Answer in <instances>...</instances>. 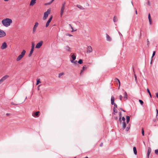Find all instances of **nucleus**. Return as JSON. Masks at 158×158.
I'll return each mask as SVG.
<instances>
[{
	"label": "nucleus",
	"instance_id": "0e129e2a",
	"mask_svg": "<svg viewBox=\"0 0 158 158\" xmlns=\"http://www.w3.org/2000/svg\"><path fill=\"white\" fill-rule=\"evenodd\" d=\"M5 1L7 2L9 0H4Z\"/></svg>",
	"mask_w": 158,
	"mask_h": 158
},
{
	"label": "nucleus",
	"instance_id": "aec40b11",
	"mask_svg": "<svg viewBox=\"0 0 158 158\" xmlns=\"http://www.w3.org/2000/svg\"><path fill=\"white\" fill-rule=\"evenodd\" d=\"M33 51L34 49H31L30 53L28 55L29 57H30L31 56L32 54Z\"/></svg>",
	"mask_w": 158,
	"mask_h": 158
},
{
	"label": "nucleus",
	"instance_id": "c85d7f7f",
	"mask_svg": "<svg viewBox=\"0 0 158 158\" xmlns=\"http://www.w3.org/2000/svg\"><path fill=\"white\" fill-rule=\"evenodd\" d=\"M78 63L79 64H81L83 63V61L81 59L79 60V61L78 62Z\"/></svg>",
	"mask_w": 158,
	"mask_h": 158
},
{
	"label": "nucleus",
	"instance_id": "dca6fc26",
	"mask_svg": "<svg viewBox=\"0 0 158 158\" xmlns=\"http://www.w3.org/2000/svg\"><path fill=\"white\" fill-rule=\"evenodd\" d=\"M106 38L107 40L109 41H110L111 40V38L110 36L107 34H106Z\"/></svg>",
	"mask_w": 158,
	"mask_h": 158
},
{
	"label": "nucleus",
	"instance_id": "864d4df0",
	"mask_svg": "<svg viewBox=\"0 0 158 158\" xmlns=\"http://www.w3.org/2000/svg\"><path fill=\"white\" fill-rule=\"evenodd\" d=\"M118 32L119 34L120 35V36H122L123 35H122V34L120 32H119V31Z\"/></svg>",
	"mask_w": 158,
	"mask_h": 158
},
{
	"label": "nucleus",
	"instance_id": "603ef678",
	"mask_svg": "<svg viewBox=\"0 0 158 158\" xmlns=\"http://www.w3.org/2000/svg\"><path fill=\"white\" fill-rule=\"evenodd\" d=\"M120 110H121L122 111H123V112H125V110H124L122 108H120Z\"/></svg>",
	"mask_w": 158,
	"mask_h": 158
},
{
	"label": "nucleus",
	"instance_id": "473e14b6",
	"mask_svg": "<svg viewBox=\"0 0 158 158\" xmlns=\"http://www.w3.org/2000/svg\"><path fill=\"white\" fill-rule=\"evenodd\" d=\"M113 110L114 112L116 113H117L118 111L116 109H115L114 107V108Z\"/></svg>",
	"mask_w": 158,
	"mask_h": 158
},
{
	"label": "nucleus",
	"instance_id": "4c0bfd02",
	"mask_svg": "<svg viewBox=\"0 0 158 158\" xmlns=\"http://www.w3.org/2000/svg\"><path fill=\"white\" fill-rule=\"evenodd\" d=\"M34 43H32V44L31 47V49H34Z\"/></svg>",
	"mask_w": 158,
	"mask_h": 158
},
{
	"label": "nucleus",
	"instance_id": "49530a36",
	"mask_svg": "<svg viewBox=\"0 0 158 158\" xmlns=\"http://www.w3.org/2000/svg\"><path fill=\"white\" fill-rule=\"evenodd\" d=\"M69 25L70 26V27H71V28L73 30L72 31L73 32L74 31H73V27H72V26L71 25V24H69Z\"/></svg>",
	"mask_w": 158,
	"mask_h": 158
},
{
	"label": "nucleus",
	"instance_id": "052dcab7",
	"mask_svg": "<svg viewBox=\"0 0 158 158\" xmlns=\"http://www.w3.org/2000/svg\"><path fill=\"white\" fill-rule=\"evenodd\" d=\"M152 59H151V61L150 63V64H151L152 63Z\"/></svg>",
	"mask_w": 158,
	"mask_h": 158
},
{
	"label": "nucleus",
	"instance_id": "e433bc0d",
	"mask_svg": "<svg viewBox=\"0 0 158 158\" xmlns=\"http://www.w3.org/2000/svg\"><path fill=\"white\" fill-rule=\"evenodd\" d=\"M63 74H64L63 73H59V76H58L59 77H60V76H62Z\"/></svg>",
	"mask_w": 158,
	"mask_h": 158
},
{
	"label": "nucleus",
	"instance_id": "79ce46f5",
	"mask_svg": "<svg viewBox=\"0 0 158 158\" xmlns=\"http://www.w3.org/2000/svg\"><path fill=\"white\" fill-rule=\"evenodd\" d=\"M123 98V97L121 95L119 96V99L120 100H122Z\"/></svg>",
	"mask_w": 158,
	"mask_h": 158
},
{
	"label": "nucleus",
	"instance_id": "c9c22d12",
	"mask_svg": "<svg viewBox=\"0 0 158 158\" xmlns=\"http://www.w3.org/2000/svg\"><path fill=\"white\" fill-rule=\"evenodd\" d=\"M115 81H118V83H119V86L120 85V81L119 80V79H118L117 78H115Z\"/></svg>",
	"mask_w": 158,
	"mask_h": 158
},
{
	"label": "nucleus",
	"instance_id": "0eeeda50",
	"mask_svg": "<svg viewBox=\"0 0 158 158\" xmlns=\"http://www.w3.org/2000/svg\"><path fill=\"white\" fill-rule=\"evenodd\" d=\"M6 35L5 32L2 30L0 29V38L4 37Z\"/></svg>",
	"mask_w": 158,
	"mask_h": 158
},
{
	"label": "nucleus",
	"instance_id": "a19ab883",
	"mask_svg": "<svg viewBox=\"0 0 158 158\" xmlns=\"http://www.w3.org/2000/svg\"><path fill=\"white\" fill-rule=\"evenodd\" d=\"M130 129V127H128V126L126 128V130L127 131H128Z\"/></svg>",
	"mask_w": 158,
	"mask_h": 158
},
{
	"label": "nucleus",
	"instance_id": "4468645a",
	"mask_svg": "<svg viewBox=\"0 0 158 158\" xmlns=\"http://www.w3.org/2000/svg\"><path fill=\"white\" fill-rule=\"evenodd\" d=\"M151 148H149L148 149V152H147V156H148V158H149L150 154L151 152Z\"/></svg>",
	"mask_w": 158,
	"mask_h": 158
},
{
	"label": "nucleus",
	"instance_id": "cd10ccee",
	"mask_svg": "<svg viewBox=\"0 0 158 158\" xmlns=\"http://www.w3.org/2000/svg\"><path fill=\"white\" fill-rule=\"evenodd\" d=\"M121 115H122V114H121V112H119V121L120 123L121 122Z\"/></svg>",
	"mask_w": 158,
	"mask_h": 158
},
{
	"label": "nucleus",
	"instance_id": "f8f14e48",
	"mask_svg": "<svg viewBox=\"0 0 158 158\" xmlns=\"http://www.w3.org/2000/svg\"><path fill=\"white\" fill-rule=\"evenodd\" d=\"M64 48L66 51L68 52H71V48L68 46H65Z\"/></svg>",
	"mask_w": 158,
	"mask_h": 158
},
{
	"label": "nucleus",
	"instance_id": "2eb2a0df",
	"mask_svg": "<svg viewBox=\"0 0 158 158\" xmlns=\"http://www.w3.org/2000/svg\"><path fill=\"white\" fill-rule=\"evenodd\" d=\"M114 97L113 95H112L111 96V104L112 105H114V104L115 103L114 102Z\"/></svg>",
	"mask_w": 158,
	"mask_h": 158
},
{
	"label": "nucleus",
	"instance_id": "b1692460",
	"mask_svg": "<svg viewBox=\"0 0 158 158\" xmlns=\"http://www.w3.org/2000/svg\"><path fill=\"white\" fill-rule=\"evenodd\" d=\"M124 98H126V99L127 98V95L126 92H124Z\"/></svg>",
	"mask_w": 158,
	"mask_h": 158
},
{
	"label": "nucleus",
	"instance_id": "2f4dec72",
	"mask_svg": "<svg viewBox=\"0 0 158 158\" xmlns=\"http://www.w3.org/2000/svg\"><path fill=\"white\" fill-rule=\"evenodd\" d=\"M118 20V19L117 18H115V16H114V18H113V21L114 22H116Z\"/></svg>",
	"mask_w": 158,
	"mask_h": 158
},
{
	"label": "nucleus",
	"instance_id": "e2e57ef3",
	"mask_svg": "<svg viewBox=\"0 0 158 158\" xmlns=\"http://www.w3.org/2000/svg\"><path fill=\"white\" fill-rule=\"evenodd\" d=\"M9 115V113H7V114H6V115H7V116H8V115Z\"/></svg>",
	"mask_w": 158,
	"mask_h": 158
},
{
	"label": "nucleus",
	"instance_id": "c756f323",
	"mask_svg": "<svg viewBox=\"0 0 158 158\" xmlns=\"http://www.w3.org/2000/svg\"><path fill=\"white\" fill-rule=\"evenodd\" d=\"M147 92H148V93L149 94V95H150V96L151 98L152 97V95H151V93L149 91V90L148 89V88L147 89Z\"/></svg>",
	"mask_w": 158,
	"mask_h": 158
},
{
	"label": "nucleus",
	"instance_id": "6e6d98bb",
	"mask_svg": "<svg viewBox=\"0 0 158 158\" xmlns=\"http://www.w3.org/2000/svg\"><path fill=\"white\" fill-rule=\"evenodd\" d=\"M74 60H73H73H70V61L72 63H73L74 62Z\"/></svg>",
	"mask_w": 158,
	"mask_h": 158
},
{
	"label": "nucleus",
	"instance_id": "a878e982",
	"mask_svg": "<svg viewBox=\"0 0 158 158\" xmlns=\"http://www.w3.org/2000/svg\"><path fill=\"white\" fill-rule=\"evenodd\" d=\"M86 68V66L85 65L82 68V70L81 71L80 73L81 74V73L83 72V70L85 69Z\"/></svg>",
	"mask_w": 158,
	"mask_h": 158
},
{
	"label": "nucleus",
	"instance_id": "680f3d73",
	"mask_svg": "<svg viewBox=\"0 0 158 158\" xmlns=\"http://www.w3.org/2000/svg\"><path fill=\"white\" fill-rule=\"evenodd\" d=\"M135 13L136 15L137 14V12L136 9H135Z\"/></svg>",
	"mask_w": 158,
	"mask_h": 158
},
{
	"label": "nucleus",
	"instance_id": "09e8293b",
	"mask_svg": "<svg viewBox=\"0 0 158 158\" xmlns=\"http://www.w3.org/2000/svg\"><path fill=\"white\" fill-rule=\"evenodd\" d=\"M147 45H148L149 44V42L148 40V39L147 40Z\"/></svg>",
	"mask_w": 158,
	"mask_h": 158
},
{
	"label": "nucleus",
	"instance_id": "72a5a7b5",
	"mask_svg": "<svg viewBox=\"0 0 158 158\" xmlns=\"http://www.w3.org/2000/svg\"><path fill=\"white\" fill-rule=\"evenodd\" d=\"M142 134L143 136H144V131L143 130V128H142Z\"/></svg>",
	"mask_w": 158,
	"mask_h": 158
},
{
	"label": "nucleus",
	"instance_id": "8fccbe9b",
	"mask_svg": "<svg viewBox=\"0 0 158 158\" xmlns=\"http://www.w3.org/2000/svg\"><path fill=\"white\" fill-rule=\"evenodd\" d=\"M156 97L158 98V93H156Z\"/></svg>",
	"mask_w": 158,
	"mask_h": 158
},
{
	"label": "nucleus",
	"instance_id": "7ed1b4c3",
	"mask_svg": "<svg viewBox=\"0 0 158 158\" xmlns=\"http://www.w3.org/2000/svg\"><path fill=\"white\" fill-rule=\"evenodd\" d=\"M51 12V10L48 9L47 11L45 12L44 13V17L43 18V19L45 20L48 17V15H49Z\"/></svg>",
	"mask_w": 158,
	"mask_h": 158
},
{
	"label": "nucleus",
	"instance_id": "69168bd1",
	"mask_svg": "<svg viewBox=\"0 0 158 158\" xmlns=\"http://www.w3.org/2000/svg\"><path fill=\"white\" fill-rule=\"evenodd\" d=\"M131 3H132V5L133 6V2H132V1H131Z\"/></svg>",
	"mask_w": 158,
	"mask_h": 158
},
{
	"label": "nucleus",
	"instance_id": "3c124183",
	"mask_svg": "<svg viewBox=\"0 0 158 158\" xmlns=\"http://www.w3.org/2000/svg\"><path fill=\"white\" fill-rule=\"evenodd\" d=\"M114 106L115 107L117 108V104H116V103H115L114 104Z\"/></svg>",
	"mask_w": 158,
	"mask_h": 158
},
{
	"label": "nucleus",
	"instance_id": "4d7b16f0",
	"mask_svg": "<svg viewBox=\"0 0 158 158\" xmlns=\"http://www.w3.org/2000/svg\"><path fill=\"white\" fill-rule=\"evenodd\" d=\"M103 145V143H101L100 144V146L102 147Z\"/></svg>",
	"mask_w": 158,
	"mask_h": 158
},
{
	"label": "nucleus",
	"instance_id": "f03ea898",
	"mask_svg": "<svg viewBox=\"0 0 158 158\" xmlns=\"http://www.w3.org/2000/svg\"><path fill=\"white\" fill-rule=\"evenodd\" d=\"M26 51L25 50H23L22 52H21V53L17 57L16 59V61H17L20 60L23 57L26 53Z\"/></svg>",
	"mask_w": 158,
	"mask_h": 158
},
{
	"label": "nucleus",
	"instance_id": "ea45409f",
	"mask_svg": "<svg viewBox=\"0 0 158 158\" xmlns=\"http://www.w3.org/2000/svg\"><path fill=\"white\" fill-rule=\"evenodd\" d=\"M73 63H74V64L75 65H76L77 64L78 62L77 60H75V61H74V62Z\"/></svg>",
	"mask_w": 158,
	"mask_h": 158
},
{
	"label": "nucleus",
	"instance_id": "39448f33",
	"mask_svg": "<svg viewBox=\"0 0 158 158\" xmlns=\"http://www.w3.org/2000/svg\"><path fill=\"white\" fill-rule=\"evenodd\" d=\"M43 43V42L42 40L40 41L36 45L35 48H40L41 46L42 45Z\"/></svg>",
	"mask_w": 158,
	"mask_h": 158
},
{
	"label": "nucleus",
	"instance_id": "9b49d317",
	"mask_svg": "<svg viewBox=\"0 0 158 158\" xmlns=\"http://www.w3.org/2000/svg\"><path fill=\"white\" fill-rule=\"evenodd\" d=\"M9 76L8 75H5L3 77H2L1 79L2 81V82H3L6 79H7V78L9 77Z\"/></svg>",
	"mask_w": 158,
	"mask_h": 158
},
{
	"label": "nucleus",
	"instance_id": "a18cd8bd",
	"mask_svg": "<svg viewBox=\"0 0 158 158\" xmlns=\"http://www.w3.org/2000/svg\"><path fill=\"white\" fill-rule=\"evenodd\" d=\"M122 120L124 121L123 122H124L125 120V118L124 117H123L122 118Z\"/></svg>",
	"mask_w": 158,
	"mask_h": 158
},
{
	"label": "nucleus",
	"instance_id": "6ab92c4d",
	"mask_svg": "<svg viewBox=\"0 0 158 158\" xmlns=\"http://www.w3.org/2000/svg\"><path fill=\"white\" fill-rule=\"evenodd\" d=\"M126 122L127 123H128L129 122L130 118V117L128 116H127L126 117Z\"/></svg>",
	"mask_w": 158,
	"mask_h": 158
},
{
	"label": "nucleus",
	"instance_id": "4be33fe9",
	"mask_svg": "<svg viewBox=\"0 0 158 158\" xmlns=\"http://www.w3.org/2000/svg\"><path fill=\"white\" fill-rule=\"evenodd\" d=\"M126 127V124L125 123V122H123V129L124 130Z\"/></svg>",
	"mask_w": 158,
	"mask_h": 158
},
{
	"label": "nucleus",
	"instance_id": "de8ad7c7",
	"mask_svg": "<svg viewBox=\"0 0 158 158\" xmlns=\"http://www.w3.org/2000/svg\"><path fill=\"white\" fill-rule=\"evenodd\" d=\"M11 104L12 105H17V104H15L13 102H11Z\"/></svg>",
	"mask_w": 158,
	"mask_h": 158
},
{
	"label": "nucleus",
	"instance_id": "58836bf2",
	"mask_svg": "<svg viewBox=\"0 0 158 158\" xmlns=\"http://www.w3.org/2000/svg\"><path fill=\"white\" fill-rule=\"evenodd\" d=\"M155 153L158 155V149H156L155 151Z\"/></svg>",
	"mask_w": 158,
	"mask_h": 158
},
{
	"label": "nucleus",
	"instance_id": "412c9836",
	"mask_svg": "<svg viewBox=\"0 0 158 158\" xmlns=\"http://www.w3.org/2000/svg\"><path fill=\"white\" fill-rule=\"evenodd\" d=\"M133 150L135 154L136 155L137 152L136 148L135 147H134L133 148Z\"/></svg>",
	"mask_w": 158,
	"mask_h": 158
},
{
	"label": "nucleus",
	"instance_id": "37998d69",
	"mask_svg": "<svg viewBox=\"0 0 158 158\" xmlns=\"http://www.w3.org/2000/svg\"><path fill=\"white\" fill-rule=\"evenodd\" d=\"M134 76H135V81H137V77H136V75L135 74L134 75Z\"/></svg>",
	"mask_w": 158,
	"mask_h": 158
},
{
	"label": "nucleus",
	"instance_id": "1a4fd4ad",
	"mask_svg": "<svg viewBox=\"0 0 158 158\" xmlns=\"http://www.w3.org/2000/svg\"><path fill=\"white\" fill-rule=\"evenodd\" d=\"M52 16H51L46 23V24L45 25L46 27H48L51 21L52 20Z\"/></svg>",
	"mask_w": 158,
	"mask_h": 158
},
{
	"label": "nucleus",
	"instance_id": "423d86ee",
	"mask_svg": "<svg viewBox=\"0 0 158 158\" xmlns=\"http://www.w3.org/2000/svg\"><path fill=\"white\" fill-rule=\"evenodd\" d=\"M39 23L37 22H36L35 23V24L34 26L33 29V33L34 34L35 32V31L36 30L37 27H38Z\"/></svg>",
	"mask_w": 158,
	"mask_h": 158
},
{
	"label": "nucleus",
	"instance_id": "20e7f679",
	"mask_svg": "<svg viewBox=\"0 0 158 158\" xmlns=\"http://www.w3.org/2000/svg\"><path fill=\"white\" fill-rule=\"evenodd\" d=\"M66 4L65 2H64L62 4V6L61 7V10H60V17H61L63 15V13L64 12V10L65 9V5Z\"/></svg>",
	"mask_w": 158,
	"mask_h": 158
},
{
	"label": "nucleus",
	"instance_id": "7c9ffc66",
	"mask_svg": "<svg viewBox=\"0 0 158 158\" xmlns=\"http://www.w3.org/2000/svg\"><path fill=\"white\" fill-rule=\"evenodd\" d=\"M139 102H140V104L141 105H142L143 104V101L142 100L139 99Z\"/></svg>",
	"mask_w": 158,
	"mask_h": 158
},
{
	"label": "nucleus",
	"instance_id": "338daca9",
	"mask_svg": "<svg viewBox=\"0 0 158 158\" xmlns=\"http://www.w3.org/2000/svg\"><path fill=\"white\" fill-rule=\"evenodd\" d=\"M156 111L157 113V112H158L157 109H156Z\"/></svg>",
	"mask_w": 158,
	"mask_h": 158
},
{
	"label": "nucleus",
	"instance_id": "ddd939ff",
	"mask_svg": "<svg viewBox=\"0 0 158 158\" xmlns=\"http://www.w3.org/2000/svg\"><path fill=\"white\" fill-rule=\"evenodd\" d=\"M36 0H31L30 4V6H33L36 3Z\"/></svg>",
	"mask_w": 158,
	"mask_h": 158
},
{
	"label": "nucleus",
	"instance_id": "13d9d810",
	"mask_svg": "<svg viewBox=\"0 0 158 158\" xmlns=\"http://www.w3.org/2000/svg\"><path fill=\"white\" fill-rule=\"evenodd\" d=\"M3 82L0 79V84H1Z\"/></svg>",
	"mask_w": 158,
	"mask_h": 158
},
{
	"label": "nucleus",
	"instance_id": "f3484780",
	"mask_svg": "<svg viewBox=\"0 0 158 158\" xmlns=\"http://www.w3.org/2000/svg\"><path fill=\"white\" fill-rule=\"evenodd\" d=\"M77 6L80 10H83L84 8L80 5H77Z\"/></svg>",
	"mask_w": 158,
	"mask_h": 158
},
{
	"label": "nucleus",
	"instance_id": "f704fd0d",
	"mask_svg": "<svg viewBox=\"0 0 158 158\" xmlns=\"http://www.w3.org/2000/svg\"><path fill=\"white\" fill-rule=\"evenodd\" d=\"M156 53V52L155 51H154L153 52L152 56L151 57V59H152V58L153 57V56L155 55Z\"/></svg>",
	"mask_w": 158,
	"mask_h": 158
},
{
	"label": "nucleus",
	"instance_id": "bf43d9fd",
	"mask_svg": "<svg viewBox=\"0 0 158 158\" xmlns=\"http://www.w3.org/2000/svg\"><path fill=\"white\" fill-rule=\"evenodd\" d=\"M54 0H52L50 2V3H49V4H50L51 3H52L54 1Z\"/></svg>",
	"mask_w": 158,
	"mask_h": 158
},
{
	"label": "nucleus",
	"instance_id": "f257e3e1",
	"mask_svg": "<svg viewBox=\"0 0 158 158\" xmlns=\"http://www.w3.org/2000/svg\"><path fill=\"white\" fill-rule=\"evenodd\" d=\"M2 22L4 26L5 27H8L10 25V24L12 23V22L11 19L6 18L2 20Z\"/></svg>",
	"mask_w": 158,
	"mask_h": 158
},
{
	"label": "nucleus",
	"instance_id": "6e6552de",
	"mask_svg": "<svg viewBox=\"0 0 158 158\" xmlns=\"http://www.w3.org/2000/svg\"><path fill=\"white\" fill-rule=\"evenodd\" d=\"M7 47V44L6 42L3 43L1 47V49L3 50L6 49Z\"/></svg>",
	"mask_w": 158,
	"mask_h": 158
},
{
	"label": "nucleus",
	"instance_id": "bb28decb",
	"mask_svg": "<svg viewBox=\"0 0 158 158\" xmlns=\"http://www.w3.org/2000/svg\"><path fill=\"white\" fill-rule=\"evenodd\" d=\"M40 79L37 78V82H36V85H38L39 84V83H41Z\"/></svg>",
	"mask_w": 158,
	"mask_h": 158
},
{
	"label": "nucleus",
	"instance_id": "9d476101",
	"mask_svg": "<svg viewBox=\"0 0 158 158\" xmlns=\"http://www.w3.org/2000/svg\"><path fill=\"white\" fill-rule=\"evenodd\" d=\"M92 52V49L91 46H88L87 48V52L91 53Z\"/></svg>",
	"mask_w": 158,
	"mask_h": 158
},
{
	"label": "nucleus",
	"instance_id": "5fc2aeb1",
	"mask_svg": "<svg viewBox=\"0 0 158 158\" xmlns=\"http://www.w3.org/2000/svg\"><path fill=\"white\" fill-rule=\"evenodd\" d=\"M156 117L158 119V112H157V113L156 114Z\"/></svg>",
	"mask_w": 158,
	"mask_h": 158
},
{
	"label": "nucleus",
	"instance_id": "a211bd4d",
	"mask_svg": "<svg viewBox=\"0 0 158 158\" xmlns=\"http://www.w3.org/2000/svg\"><path fill=\"white\" fill-rule=\"evenodd\" d=\"M39 111H37L35 113H34L33 114H32V115L34 116H38L39 115Z\"/></svg>",
	"mask_w": 158,
	"mask_h": 158
},
{
	"label": "nucleus",
	"instance_id": "5701e85b",
	"mask_svg": "<svg viewBox=\"0 0 158 158\" xmlns=\"http://www.w3.org/2000/svg\"><path fill=\"white\" fill-rule=\"evenodd\" d=\"M148 18L150 24H151V19L150 14V13H149V14H148Z\"/></svg>",
	"mask_w": 158,
	"mask_h": 158
},
{
	"label": "nucleus",
	"instance_id": "393cba45",
	"mask_svg": "<svg viewBox=\"0 0 158 158\" xmlns=\"http://www.w3.org/2000/svg\"><path fill=\"white\" fill-rule=\"evenodd\" d=\"M71 57L73 59V60H75L76 59V56L74 54H73L72 55Z\"/></svg>",
	"mask_w": 158,
	"mask_h": 158
},
{
	"label": "nucleus",
	"instance_id": "c03bdc74",
	"mask_svg": "<svg viewBox=\"0 0 158 158\" xmlns=\"http://www.w3.org/2000/svg\"><path fill=\"white\" fill-rule=\"evenodd\" d=\"M66 35H67V36H69L70 37H71V36H73V35H70V34H66Z\"/></svg>",
	"mask_w": 158,
	"mask_h": 158
},
{
	"label": "nucleus",
	"instance_id": "774afa93",
	"mask_svg": "<svg viewBox=\"0 0 158 158\" xmlns=\"http://www.w3.org/2000/svg\"><path fill=\"white\" fill-rule=\"evenodd\" d=\"M27 97H26V98H25V100H26V99H27Z\"/></svg>",
	"mask_w": 158,
	"mask_h": 158
}]
</instances>
